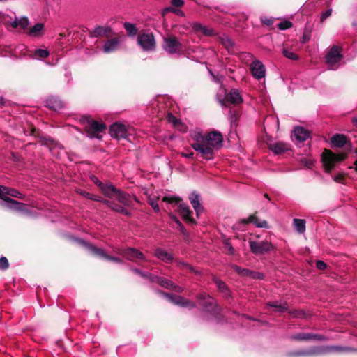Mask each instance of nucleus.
<instances>
[{
    "label": "nucleus",
    "instance_id": "26",
    "mask_svg": "<svg viewBox=\"0 0 357 357\" xmlns=\"http://www.w3.org/2000/svg\"><path fill=\"white\" fill-rule=\"evenodd\" d=\"M150 280L153 282H157L162 287L170 288L173 287V283L167 279L162 278L158 276H153L150 275Z\"/></svg>",
    "mask_w": 357,
    "mask_h": 357
},
{
    "label": "nucleus",
    "instance_id": "25",
    "mask_svg": "<svg viewBox=\"0 0 357 357\" xmlns=\"http://www.w3.org/2000/svg\"><path fill=\"white\" fill-rule=\"evenodd\" d=\"M43 29L44 24L43 23H37L29 30L28 33L30 36L38 37L43 34Z\"/></svg>",
    "mask_w": 357,
    "mask_h": 357
},
{
    "label": "nucleus",
    "instance_id": "32",
    "mask_svg": "<svg viewBox=\"0 0 357 357\" xmlns=\"http://www.w3.org/2000/svg\"><path fill=\"white\" fill-rule=\"evenodd\" d=\"M294 338L298 340H305L312 338L321 339L320 335H314L310 333H301L294 336Z\"/></svg>",
    "mask_w": 357,
    "mask_h": 357
},
{
    "label": "nucleus",
    "instance_id": "19",
    "mask_svg": "<svg viewBox=\"0 0 357 357\" xmlns=\"http://www.w3.org/2000/svg\"><path fill=\"white\" fill-rule=\"evenodd\" d=\"M189 199L191 204L196 211L197 215L199 216V213L203 211L202 206L200 203L199 195L195 192H193L190 194Z\"/></svg>",
    "mask_w": 357,
    "mask_h": 357
},
{
    "label": "nucleus",
    "instance_id": "13",
    "mask_svg": "<svg viewBox=\"0 0 357 357\" xmlns=\"http://www.w3.org/2000/svg\"><path fill=\"white\" fill-rule=\"evenodd\" d=\"M117 253L130 261L145 259L143 253L135 248L121 249L117 251Z\"/></svg>",
    "mask_w": 357,
    "mask_h": 357
},
{
    "label": "nucleus",
    "instance_id": "50",
    "mask_svg": "<svg viewBox=\"0 0 357 357\" xmlns=\"http://www.w3.org/2000/svg\"><path fill=\"white\" fill-rule=\"evenodd\" d=\"M317 268L319 270H324L326 268V264L321 260H318L316 262Z\"/></svg>",
    "mask_w": 357,
    "mask_h": 357
},
{
    "label": "nucleus",
    "instance_id": "23",
    "mask_svg": "<svg viewBox=\"0 0 357 357\" xmlns=\"http://www.w3.org/2000/svg\"><path fill=\"white\" fill-rule=\"evenodd\" d=\"M331 142L335 146L342 147L347 143V138L344 135L336 134L331 137Z\"/></svg>",
    "mask_w": 357,
    "mask_h": 357
},
{
    "label": "nucleus",
    "instance_id": "22",
    "mask_svg": "<svg viewBox=\"0 0 357 357\" xmlns=\"http://www.w3.org/2000/svg\"><path fill=\"white\" fill-rule=\"evenodd\" d=\"M155 255L159 259H160L166 263H171L173 260L172 255L161 248H158L155 250Z\"/></svg>",
    "mask_w": 357,
    "mask_h": 357
},
{
    "label": "nucleus",
    "instance_id": "41",
    "mask_svg": "<svg viewBox=\"0 0 357 357\" xmlns=\"http://www.w3.org/2000/svg\"><path fill=\"white\" fill-rule=\"evenodd\" d=\"M291 26H292V23L287 20L281 22L278 24V27L280 30H286L287 29L291 28Z\"/></svg>",
    "mask_w": 357,
    "mask_h": 357
},
{
    "label": "nucleus",
    "instance_id": "64",
    "mask_svg": "<svg viewBox=\"0 0 357 357\" xmlns=\"http://www.w3.org/2000/svg\"><path fill=\"white\" fill-rule=\"evenodd\" d=\"M352 122L355 125V126L357 128V118L353 119Z\"/></svg>",
    "mask_w": 357,
    "mask_h": 357
},
{
    "label": "nucleus",
    "instance_id": "38",
    "mask_svg": "<svg viewBox=\"0 0 357 357\" xmlns=\"http://www.w3.org/2000/svg\"><path fill=\"white\" fill-rule=\"evenodd\" d=\"M282 53L285 57L291 60H297L298 56L293 52L291 50H288L287 48H284L282 50Z\"/></svg>",
    "mask_w": 357,
    "mask_h": 357
},
{
    "label": "nucleus",
    "instance_id": "30",
    "mask_svg": "<svg viewBox=\"0 0 357 357\" xmlns=\"http://www.w3.org/2000/svg\"><path fill=\"white\" fill-rule=\"evenodd\" d=\"M322 352L323 351L321 349L314 348V349H311L310 350L300 351L297 352L296 354L298 356H314V355L319 354H321Z\"/></svg>",
    "mask_w": 357,
    "mask_h": 357
},
{
    "label": "nucleus",
    "instance_id": "6",
    "mask_svg": "<svg viewBox=\"0 0 357 357\" xmlns=\"http://www.w3.org/2000/svg\"><path fill=\"white\" fill-rule=\"evenodd\" d=\"M342 55L338 46H333L326 56V63L331 70H335L340 65Z\"/></svg>",
    "mask_w": 357,
    "mask_h": 357
},
{
    "label": "nucleus",
    "instance_id": "24",
    "mask_svg": "<svg viewBox=\"0 0 357 357\" xmlns=\"http://www.w3.org/2000/svg\"><path fill=\"white\" fill-rule=\"evenodd\" d=\"M29 24V19L26 17H22L20 19H17V17H15V19L10 22V25L13 28H17V26H20L24 30L27 29Z\"/></svg>",
    "mask_w": 357,
    "mask_h": 357
},
{
    "label": "nucleus",
    "instance_id": "56",
    "mask_svg": "<svg viewBox=\"0 0 357 357\" xmlns=\"http://www.w3.org/2000/svg\"><path fill=\"white\" fill-rule=\"evenodd\" d=\"M171 12H172L179 16H184V13L179 9H176V8H172V9H171Z\"/></svg>",
    "mask_w": 357,
    "mask_h": 357
},
{
    "label": "nucleus",
    "instance_id": "7",
    "mask_svg": "<svg viewBox=\"0 0 357 357\" xmlns=\"http://www.w3.org/2000/svg\"><path fill=\"white\" fill-rule=\"evenodd\" d=\"M137 43L144 51H153L155 48V40L151 33H141L137 37Z\"/></svg>",
    "mask_w": 357,
    "mask_h": 357
},
{
    "label": "nucleus",
    "instance_id": "60",
    "mask_svg": "<svg viewBox=\"0 0 357 357\" xmlns=\"http://www.w3.org/2000/svg\"><path fill=\"white\" fill-rule=\"evenodd\" d=\"M172 218L174 219V220L178 224V225L180 227V229L183 231L184 230V227L183 226L181 225V223L180 222V221L178 220V218L176 217V216H172Z\"/></svg>",
    "mask_w": 357,
    "mask_h": 357
},
{
    "label": "nucleus",
    "instance_id": "57",
    "mask_svg": "<svg viewBox=\"0 0 357 357\" xmlns=\"http://www.w3.org/2000/svg\"><path fill=\"white\" fill-rule=\"evenodd\" d=\"M132 271L135 273L140 275L142 277H147V278H149L150 279V275H148L144 273L143 272H142L141 271H139L138 269H133Z\"/></svg>",
    "mask_w": 357,
    "mask_h": 357
},
{
    "label": "nucleus",
    "instance_id": "63",
    "mask_svg": "<svg viewBox=\"0 0 357 357\" xmlns=\"http://www.w3.org/2000/svg\"><path fill=\"white\" fill-rule=\"evenodd\" d=\"M226 247L228 248L229 252L231 254H232L234 252V248H232V246L231 245V244L227 243H226Z\"/></svg>",
    "mask_w": 357,
    "mask_h": 357
},
{
    "label": "nucleus",
    "instance_id": "54",
    "mask_svg": "<svg viewBox=\"0 0 357 357\" xmlns=\"http://www.w3.org/2000/svg\"><path fill=\"white\" fill-rule=\"evenodd\" d=\"M290 314L294 317H304V312H303L301 311L291 312Z\"/></svg>",
    "mask_w": 357,
    "mask_h": 357
},
{
    "label": "nucleus",
    "instance_id": "59",
    "mask_svg": "<svg viewBox=\"0 0 357 357\" xmlns=\"http://www.w3.org/2000/svg\"><path fill=\"white\" fill-rule=\"evenodd\" d=\"M262 22L268 26H270L273 23V20L271 18H265L264 20H262Z\"/></svg>",
    "mask_w": 357,
    "mask_h": 357
},
{
    "label": "nucleus",
    "instance_id": "16",
    "mask_svg": "<svg viewBox=\"0 0 357 357\" xmlns=\"http://www.w3.org/2000/svg\"><path fill=\"white\" fill-rule=\"evenodd\" d=\"M226 100L234 105H238L243 102V98L236 89H232L226 94Z\"/></svg>",
    "mask_w": 357,
    "mask_h": 357
},
{
    "label": "nucleus",
    "instance_id": "5",
    "mask_svg": "<svg viewBox=\"0 0 357 357\" xmlns=\"http://www.w3.org/2000/svg\"><path fill=\"white\" fill-rule=\"evenodd\" d=\"M106 128V126L103 123H99L98 121L87 119L86 125L85 126L86 132L90 138H98L100 139V132H103Z\"/></svg>",
    "mask_w": 357,
    "mask_h": 357
},
{
    "label": "nucleus",
    "instance_id": "61",
    "mask_svg": "<svg viewBox=\"0 0 357 357\" xmlns=\"http://www.w3.org/2000/svg\"><path fill=\"white\" fill-rule=\"evenodd\" d=\"M182 156L187 158H193L194 157V153L191 152L190 153H181Z\"/></svg>",
    "mask_w": 357,
    "mask_h": 357
},
{
    "label": "nucleus",
    "instance_id": "27",
    "mask_svg": "<svg viewBox=\"0 0 357 357\" xmlns=\"http://www.w3.org/2000/svg\"><path fill=\"white\" fill-rule=\"evenodd\" d=\"M293 225L295 229L299 234H303L305 231V220L303 219L294 218L293 220Z\"/></svg>",
    "mask_w": 357,
    "mask_h": 357
},
{
    "label": "nucleus",
    "instance_id": "44",
    "mask_svg": "<svg viewBox=\"0 0 357 357\" xmlns=\"http://www.w3.org/2000/svg\"><path fill=\"white\" fill-rule=\"evenodd\" d=\"M167 120L169 123H172L173 126L175 127L178 125V122L180 121L178 119H176V116H174L172 114H168L167 115Z\"/></svg>",
    "mask_w": 357,
    "mask_h": 357
},
{
    "label": "nucleus",
    "instance_id": "1",
    "mask_svg": "<svg viewBox=\"0 0 357 357\" xmlns=\"http://www.w3.org/2000/svg\"><path fill=\"white\" fill-rule=\"evenodd\" d=\"M191 137L193 140L191 146L206 160L213 159L214 151L222 146L223 141L222 135L218 131H211L206 136L194 132L191 133Z\"/></svg>",
    "mask_w": 357,
    "mask_h": 357
},
{
    "label": "nucleus",
    "instance_id": "11",
    "mask_svg": "<svg viewBox=\"0 0 357 357\" xmlns=\"http://www.w3.org/2000/svg\"><path fill=\"white\" fill-rule=\"evenodd\" d=\"M163 48L169 54H175L181 48V44L176 37L169 36L164 38Z\"/></svg>",
    "mask_w": 357,
    "mask_h": 357
},
{
    "label": "nucleus",
    "instance_id": "12",
    "mask_svg": "<svg viewBox=\"0 0 357 357\" xmlns=\"http://www.w3.org/2000/svg\"><path fill=\"white\" fill-rule=\"evenodd\" d=\"M252 76L257 79H261L265 77L266 68L259 60H254L250 66Z\"/></svg>",
    "mask_w": 357,
    "mask_h": 357
},
{
    "label": "nucleus",
    "instance_id": "10",
    "mask_svg": "<svg viewBox=\"0 0 357 357\" xmlns=\"http://www.w3.org/2000/svg\"><path fill=\"white\" fill-rule=\"evenodd\" d=\"M8 188L0 185V198L6 202V206L11 209L23 210L24 204L7 197Z\"/></svg>",
    "mask_w": 357,
    "mask_h": 357
},
{
    "label": "nucleus",
    "instance_id": "40",
    "mask_svg": "<svg viewBox=\"0 0 357 357\" xmlns=\"http://www.w3.org/2000/svg\"><path fill=\"white\" fill-rule=\"evenodd\" d=\"M49 55V52L46 50L38 49L34 52V56L36 58H46Z\"/></svg>",
    "mask_w": 357,
    "mask_h": 357
},
{
    "label": "nucleus",
    "instance_id": "36",
    "mask_svg": "<svg viewBox=\"0 0 357 357\" xmlns=\"http://www.w3.org/2000/svg\"><path fill=\"white\" fill-rule=\"evenodd\" d=\"M166 297L169 298V301L173 302L174 303L181 305H187V302H183V298L178 296H172L169 294H165Z\"/></svg>",
    "mask_w": 357,
    "mask_h": 357
},
{
    "label": "nucleus",
    "instance_id": "43",
    "mask_svg": "<svg viewBox=\"0 0 357 357\" xmlns=\"http://www.w3.org/2000/svg\"><path fill=\"white\" fill-rule=\"evenodd\" d=\"M9 266V263L6 257H1L0 258V268L1 269H7Z\"/></svg>",
    "mask_w": 357,
    "mask_h": 357
},
{
    "label": "nucleus",
    "instance_id": "39",
    "mask_svg": "<svg viewBox=\"0 0 357 357\" xmlns=\"http://www.w3.org/2000/svg\"><path fill=\"white\" fill-rule=\"evenodd\" d=\"M157 199H158V197L155 198V197H151V196H149L148 197L149 204L151 206V207L153 208V210L155 212H159L160 208H159V206L157 203Z\"/></svg>",
    "mask_w": 357,
    "mask_h": 357
},
{
    "label": "nucleus",
    "instance_id": "34",
    "mask_svg": "<svg viewBox=\"0 0 357 357\" xmlns=\"http://www.w3.org/2000/svg\"><path fill=\"white\" fill-rule=\"evenodd\" d=\"M221 43L227 48V50H229L234 45V43L232 40L228 37L227 36L223 35L220 38Z\"/></svg>",
    "mask_w": 357,
    "mask_h": 357
},
{
    "label": "nucleus",
    "instance_id": "4",
    "mask_svg": "<svg viewBox=\"0 0 357 357\" xmlns=\"http://www.w3.org/2000/svg\"><path fill=\"white\" fill-rule=\"evenodd\" d=\"M162 201L169 203L175 204L178 206V211L183 220L190 222L195 223V221L191 217L192 211L190 210L189 206L183 203L182 200L178 197H164Z\"/></svg>",
    "mask_w": 357,
    "mask_h": 357
},
{
    "label": "nucleus",
    "instance_id": "55",
    "mask_svg": "<svg viewBox=\"0 0 357 357\" xmlns=\"http://www.w3.org/2000/svg\"><path fill=\"white\" fill-rule=\"evenodd\" d=\"M333 179L337 183H342L344 180V176L342 174H338L335 176Z\"/></svg>",
    "mask_w": 357,
    "mask_h": 357
},
{
    "label": "nucleus",
    "instance_id": "62",
    "mask_svg": "<svg viewBox=\"0 0 357 357\" xmlns=\"http://www.w3.org/2000/svg\"><path fill=\"white\" fill-rule=\"evenodd\" d=\"M171 9H172V8H171V7L164 8L162 11V15H166L167 13L171 12Z\"/></svg>",
    "mask_w": 357,
    "mask_h": 357
},
{
    "label": "nucleus",
    "instance_id": "52",
    "mask_svg": "<svg viewBox=\"0 0 357 357\" xmlns=\"http://www.w3.org/2000/svg\"><path fill=\"white\" fill-rule=\"evenodd\" d=\"M241 58L242 60H252L253 56L250 54V53H243L241 54Z\"/></svg>",
    "mask_w": 357,
    "mask_h": 357
},
{
    "label": "nucleus",
    "instance_id": "15",
    "mask_svg": "<svg viewBox=\"0 0 357 357\" xmlns=\"http://www.w3.org/2000/svg\"><path fill=\"white\" fill-rule=\"evenodd\" d=\"M88 248H89V250H91L94 255H96L100 257L105 258L107 260H109V261H114L116 263H121L122 262V261L120 258L115 257H111V256L107 255L102 249L96 248L91 245H88Z\"/></svg>",
    "mask_w": 357,
    "mask_h": 357
},
{
    "label": "nucleus",
    "instance_id": "21",
    "mask_svg": "<svg viewBox=\"0 0 357 357\" xmlns=\"http://www.w3.org/2000/svg\"><path fill=\"white\" fill-rule=\"evenodd\" d=\"M268 147L275 154H281L289 150V146L281 142L271 143Z\"/></svg>",
    "mask_w": 357,
    "mask_h": 357
},
{
    "label": "nucleus",
    "instance_id": "28",
    "mask_svg": "<svg viewBox=\"0 0 357 357\" xmlns=\"http://www.w3.org/2000/svg\"><path fill=\"white\" fill-rule=\"evenodd\" d=\"M48 107L54 110H59L63 107L62 102L57 98H51L47 100Z\"/></svg>",
    "mask_w": 357,
    "mask_h": 357
},
{
    "label": "nucleus",
    "instance_id": "2",
    "mask_svg": "<svg viewBox=\"0 0 357 357\" xmlns=\"http://www.w3.org/2000/svg\"><path fill=\"white\" fill-rule=\"evenodd\" d=\"M104 191L105 196L110 199L117 200L119 203L126 206H131L133 200L136 202H139L136 197L123 192L116 189L114 185L112 187H107Z\"/></svg>",
    "mask_w": 357,
    "mask_h": 357
},
{
    "label": "nucleus",
    "instance_id": "35",
    "mask_svg": "<svg viewBox=\"0 0 357 357\" xmlns=\"http://www.w3.org/2000/svg\"><path fill=\"white\" fill-rule=\"evenodd\" d=\"M231 268L234 271H236L238 274L242 276L249 277L250 273H251V271L246 268H241L236 265H233Z\"/></svg>",
    "mask_w": 357,
    "mask_h": 357
},
{
    "label": "nucleus",
    "instance_id": "47",
    "mask_svg": "<svg viewBox=\"0 0 357 357\" xmlns=\"http://www.w3.org/2000/svg\"><path fill=\"white\" fill-rule=\"evenodd\" d=\"M347 350H348V349L343 348L341 347H331L328 349L329 351H333V352H341V351H347Z\"/></svg>",
    "mask_w": 357,
    "mask_h": 357
},
{
    "label": "nucleus",
    "instance_id": "49",
    "mask_svg": "<svg viewBox=\"0 0 357 357\" xmlns=\"http://www.w3.org/2000/svg\"><path fill=\"white\" fill-rule=\"evenodd\" d=\"M331 13H332L331 9H328L327 10H326L324 13H322V15L321 16V22L324 21L326 18H328L329 16H331Z\"/></svg>",
    "mask_w": 357,
    "mask_h": 357
},
{
    "label": "nucleus",
    "instance_id": "20",
    "mask_svg": "<svg viewBox=\"0 0 357 357\" xmlns=\"http://www.w3.org/2000/svg\"><path fill=\"white\" fill-rule=\"evenodd\" d=\"M96 200L102 202L103 203H105L106 205H107L109 208H111L114 211H116V212L122 213V214H125L126 215H130V213L128 212V211L126 208H125L123 206H122L121 205H118L116 204L113 203L112 201L106 200V199L102 200L100 198H98V197L96 198Z\"/></svg>",
    "mask_w": 357,
    "mask_h": 357
},
{
    "label": "nucleus",
    "instance_id": "37",
    "mask_svg": "<svg viewBox=\"0 0 357 357\" xmlns=\"http://www.w3.org/2000/svg\"><path fill=\"white\" fill-rule=\"evenodd\" d=\"M92 181L101 189L102 193L105 195V189L107 188V187H112L113 185L111 184V183H102L100 181L98 180V178L96 176H93L92 178Z\"/></svg>",
    "mask_w": 357,
    "mask_h": 357
},
{
    "label": "nucleus",
    "instance_id": "31",
    "mask_svg": "<svg viewBox=\"0 0 357 357\" xmlns=\"http://www.w3.org/2000/svg\"><path fill=\"white\" fill-rule=\"evenodd\" d=\"M268 305L276 308L277 311L281 312L286 311L288 308L287 304L286 303H282L278 301L269 303Z\"/></svg>",
    "mask_w": 357,
    "mask_h": 357
},
{
    "label": "nucleus",
    "instance_id": "8",
    "mask_svg": "<svg viewBox=\"0 0 357 357\" xmlns=\"http://www.w3.org/2000/svg\"><path fill=\"white\" fill-rule=\"evenodd\" d=\"M132 129L128 128L122 123H115L110 126L109 133L112 137L116 139H126L132 135Z\"/></svg>",
    "mask_w": 357,
    "mask_h": 357
},
{
    "label": "nucleus",
    "instance_id": "53",
    "mask_svg": "<svg viewBox=\"0 0 357 357\" xmlns=\"http://www.w3.org/2000/svg\"><path fill=\"white\" fill-rule=\"evenodd\" d=\"M249 277L252 278H258V279H259V278H262L263 275L261 273H259V272L251 271V273H250Z\"/></svg>",
    "mask_w": 357,
    "mask_h": 357
},
{
    "label": "nucleus",
    "instance_id": "48",
    "mask_svg": "<svg viewBox=\"0 0 357 357\" xmlns=\"http://www.w3.org/2000/svg\"><path fill=\"white\" fill-rule=\"evenodd\" d=\"M174 128H176L177 130H180L181 132H185L187 131V126L181 123V121L178 122V125L176 126Z\"/></svg>",
    "mask_w": 357,
    "mask_h": 357
},
{
    "label": "nucleus",
    "instance_id": "58",
    "mask_svg": "<svg viewBox=\"0 0 357 357\" xmlns=\"http://www.w3.org/2000/svg\"><path fill=\"white\" fill-rule=\"evenodd\" d=\"M237 117V114L236 113V112H230V120H231V123H233L235 121H236V119Z\"/></svg>",
    "mask_w": 357,
    "mask_h": 357
},
{
    "label": "nucleus",
    "instance_id": "9",
    "mask_svg": "<svg viewBox=\"0 0 357 357\" xmlns=\"http://www.w3.org/2000/svg\"><path fill=\"white\" fill-rule=\"evenodd\" d=\"M251 252L256 255H264L273 250V245L268 241L257 242L254 241H249Z\"/></svg>",
    "mask_w": 357,
    "mask_h": 357
},
{
    "label": "nucleus",
    "instance_id": "29",
    "mask_svg": "<svg viewBox=\"0 0 357 357\" xmlns=\"http://www.w3.org/2000/svg\"><path fill=\"white\" fill-rule=\"evenodd\" d=\"M123 26L129 36H135L137 35V29L135 24L130 22H125Z\"/></svg>",
    "mask_w": 357,
    "mask_h": 357
},
{
    "label": "nucleus",
    "instance_id": "51",
    "mask_svg": "<svg viewBox=\"0 0 357 357\" xmlns=\"http://www.w3.org/2000/svg\"><path fill=\"white\" fill-rule=\"evenodd\" d=\"M171 3L176 7H181L184 4L183 0H172Z\"/></svg>",
    "mask_w": 357,
    "mask_h": 357
},
{
    "label": "nucleus",
    "instance_id": "14",
    "mask_svg": "<svg viewBox=\"0 0 357 357\" xmlns=\"http://www.w3.org/2000/svg\"><path fill=\"white\" fill-rule=\"evenodd\" d=\"M253 223L257 227L259 228H267L268 223L266 220H259L255 215H250L248 218L241 220L238 224L235 225V227L238 229L240 225H246L248 223Z\"/></svg>",
    "mask_w": 357,
    "mask_h": 357
},
{
    "label": "nucleus",
    "instance_id": "46",
    "mask_svg": "<svg viewBox=\"0 0 357 357\" xmlns=\"http://www.w3.org/2000/svg\"><path fill=\"white\" fill-rule=\"evenodd\" d=\"M198 28L204 35L210 36L212 34V31L205 26L199 25Z\"/></svg>",
    "mask_w": 357,
    "mask_h": 357
},
{
    "label": "nucleus",
    "instance_id": "45",
    "mask_svg": "<svg viewBox=\"0 0 357 357\" xmlns=\"http://www.w3.org/2000/svg\"><path fill=\"white\" fill-rule=\"evenodd\" d=\"M178 265L181 267V268H185L188 270H189L190 272H193V273H197V272L194 269L193 267H192L190 265L188 264H185V263H181L180 262L178 264Z\"/></svg>",
    "mask_w": 357,
    "mask_h": 357
},
{
    "label": "nucleus",
    "instance_id": "42",
    "mask_svg": "<svg viewBox=\"0 0 357 357\" xmlns=\"http://www.w3.org/2000/svg\"><path fill=\"white\" fill-rule=\"evenodd\" d=\"M7 195H10L11 197H17L20 199L22 198V194L18 192L17 190L13 188H8V192Z\"/></svg>",
    "mask_w": 357,
    "mask_h": 357
},
{
    "label": "nucleus",
    "instance_id": "33",
    "mask_svg": "<svg viewBox=\"0 0 357 357\" xmlns=\"http://www.w3.org/2000/svg\"><path fill=\"white\" fill-rule=\"evenodd\" d=\"M213 281H214L215 284H216L219 291L225 294L226 295L228 294H227L228 289H227V285L225 284V282H223L222 281H221L220 279H218L217 278H214Z\"/></svg>",
    "mask_w": 357,
    "mask_h": 357
},
{
    "label": "nucleus",
    "instance_id": "17",
    "mask_svg": "<svg viewBox=\"0 0 357 357\" xmlns=\"http://www.w3.org/2000/svg\"><path fill=\"white\" fill-rule=\"evenodd\" d=\"M121 40L119 38H114L107 40L103 45V51L105 53L114 52L117 49Z\"/></svg>",
    "mask_w": 357,
    "mask_h": 357
},
{
    "label": "nucleus",
    "instance_id": "3",
    "mask_svg": "<svg viewBox=\"0 0 357 357\" xmlns=\"http://www.w3.org/2000/svg\"><path fill=\"white\" fill-rule=\"evenodd\" d=\"M347 157L344 153H334L330 150H325L321 155V160L327 172H330L337 164L344 160Z\"/></svg>",
    "mask_w": 357,
    "mask_h": 357
},
{
    "label": "nucleus",
    "instance_id": "18",
    "mask_svg": "<svg viewBox=\"0 0 357 357\" xmlns=\"http://www.w3.org/2000/svg\"><path fill=\"white\" fill-rule=\"evenodd\" d=\"M294 137L298 142L305 141L310 137V132L303 127H296L294 130Z\"/></svg>",
    "mask_w": 357,
    "mask_h": 357
}]
</instances>
